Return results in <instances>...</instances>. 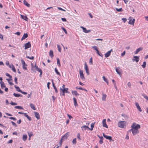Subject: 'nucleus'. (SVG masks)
I'll use <instances>...</instances> for the list:
<instances>
[{
  "label": "nucleus",
  "instance_id": "1",
  "mask_svg": "<svg viewBox=\"0 0 148 148\" xmlns=\"http://www.w3.org/2000/svg\"><path fill=\"white\" fill-rule=\"evenodd\" d=\"M131 129L130 130V131H131L132 132L133 136L139 133L138 129L140 128V125L137 124L136 125V123H133L131 125Z\"/></svg>",
  "mask_w": 148,
  "mask_h": 148
},
{
  "label": "nucleus",
  "instance_id": "2",
  "mask_svg": "<svg viewBox=\"0 0 148 148\" xmlns=\"http://www.w3.org/2000/svg\"><path fill=\"white\" fill-rule=\"evenodd\" d=\"M68 88H67L62 89L61 88H60V95H62L64 96L65 95V93H68Z\"/></svg>",
  "mask_w": 148,
  "mask_h": 148
},
{
  "label": "nucleus",
  "instance_id": "3",
  "mask_svg": "<svg viewBox=\"0 0 148 148\" xmlns=\"http://www.w3.org/2000/svg\"><path fill=\"white\" fill-rule=\"evenodd\" d=\"M128 19L129 20V21L128 22L129 24L134 25L135 21V19H133L132 17H130Z\"/></svg>",
  "mask_w": 148,
  "mask_h": 148
},
{
  "label": "nucleus",
  "instance_id": "4",
  "mask_svg": "<svg viewBox=\"0 0 148 148\" xmlns=\"http://www.w3.org/2000/svg\"><path fill=\"white\" fill-rule=\"evenodd\" d=\"M124 122V121H119L118 123V126L121 128H124L125 125Z\"/></svg>",
  "mask_w": 148,
  "mask_h": 148
},
{
  "label": "nucleus",
  "instance_id": "5",
  "mask_svg": "<svg viewBox=\"0 0 148 148\" xmlns=\"http://www.w3.org/2000/svg\"><path fill=\"white\" fill-rule=\"evenodd\" d=\"M103 136L105 138H106L107 139L109 140H110V141H114V140H112V137L110 136H108L107 135H106L104 133H103L102 134Z\"/></svg>",
  "mask_w": 148,
  "mask_h": 148
},
{
  "label": "nucleus",
  "instance_id": "6",
  "mask_svg": "<svg viewBox=\"0 0 148 148\" xmlns=\"http://www.w3.org/2000/svg\"><path fill=\"white\" fill-rule=\"evenodd\" d=\"M25 49H26L31 47V44L30 42H28L27 43H25Z\"/></svg>",
  "mask_w": 148,
  "mask_h": 148
},
{
  "label": "nucleus",
  "instance_id": "7",
  "mask_svg": "<svg viewBox=\"0 0 148 148\" xmlns=\"http://www.w3.org/2000/svg\"><path fill=\"white\" fill-rule=\"evenodd\" d=\"M79 73L81 78L82 79H85V78L83 74V71L81 70H80Z\"/></svg>",
  "mask_w": 148,
  "mask_h": 148
},
{
  "label": "nucleus",
  "instance_id": "8",
  "mask_svg": "<svg viewBox=\"0 0 148 148\" xmlns=\"http://www.w3.org/2000/svg\"><path fill=\"white\" fill-rule=\"evenodd\" d=\"M84 66L85 70L86 71V73L88 75H89V71L88 66L86 62L85 63Z\"/></svg>",
  "mask_w": 148,
  "mask_h": 148
},
{
  "label": "nucleus",
  "instance_id": "9",
  "mask_svg": "<svg viewBox=\"0 0 148 148\" xmlns=\"http://www.w3.org/2000/svg\"><path fill=\"white\" fill-rule=\"evenodd\" d=\"M112 51V49L108 51L105 54V56L106 58L109 57L110 55L111 52Z\"/></svg>",
  "mask_w": 148,
  "mask_h": 148
},
{
  "label": "nucleus",
  "instance_id": "10",
  "mask_svg": "<svg viewBox=\"0 0 148 148\" xmlns=\"http://www.w3.org/2000/svg\"><path fill=\"white\" fill-rule=\"evenodd\" d=\"M103 126V127H106L107 128L108 127V126L107 125L106 123V119H103L102 121Z\"/></svg>",
  "mask_w": 148,
  "mask_h": 148
},
{
  "label": "nucleus",
  "instance_id": "11",
  "mask_svg": "<svg viewBox=\"0 0 148 148\" xmlns=\"http://www.w3.org/2000/svg\"><path fill=\"white\" fill-rule=\"evenodd\" d=\"M69 136V135L68 133H66L62 137V138L63 139V140H64L65 139H66Z\"/></svg>",
  "mask_w": 148,
  "mask_h": 148
},
{
  "label": "nucleus",
  "instance_id": "12",
  "mask_svg": "<svg viewBox=\"0 0 148 148\" xmlns=\"http://www.w3.org/2000/svg\"><path fill=\"white\" fill-rule=\"evenodd\" d=\"M134 58H135V59H133V60L134 61H136V62H138L139 60V57L138 56H134Z\"/></svg>",
  "mask_w": 148,
  "mask_h": 148
},
{
  "label": "nucleus",
  "instance_id": "13",
  "mask_svg": "<svg viewBox=\"0 0 148 148\" xmlns=\"http://www.w3.org/2000/svg\"><path fill=\"white\" fill-rule=\"evenodd\" d=\"M143 48L142 47H139L137 49L136 51L134 52L135 54H136L138 53L139 51L142 50Z\"/></svg>",
  "mask_w": 148,
  "mask_h": 148
},
{
  "label": "nucleus",
  "instance_id": "14",
  "mask_svg": "<svg viewBox=\"0 0 148 148\" xmlns=\"http://www.w3.org/2000/svg\"><path fill=\"white\" fill-rule=\"evenodd\" d=\"M34 114L36 117L38 119H39L40 118V116L38 113L36 112H34Z\"/></svg>",
  "mask_w": 148,
  "mask_h": 148
},
{
  "label": "nucleus",
  "instance_id": "15",
  "mask_svg": "<svg viewBox=\"0 0 148 148\" xmlns=\"http://www.w3.org/2000/svg\"><path fill=\"white\" fill-rule=\"evenodd\" d=\"M102 100L103 101H106V98L107 97V95L105 94H104L103 93H102Z\"/></svg>",
  "mask_w": 148,
  "mask_h": 148
},
{
  "label": "nucleus",
  "instance_id": "16",
  "mask_svg": "<svg viewBox=\"0 0 148 148\" xmlns=\"http://www.w3.org/2000/svg\"><path fill=\"white\" fill-rule=\"evenodd\" d=\"M28 36V34L27 33H24L23 35V36L21 38V40H23L27 38Z\"/></svg>",
  "mask_w": 148,
  "mask_h": 148
},
{
  "label": "nucleus",
  "instance_id": "17",
  "mask_svg": "<svg viewBox=\"0 0 148 148\" xmlns=\"http://www.w3.org/2000/svg\"><path fill=\"white\" fill-rule=\"evenodd\" d=\"M1 87L2 89L4 88L5 87V85L4 82L3 81H1L0 82Z\"/></svg>",
  "mask_w": 148,
  "mask_h": 148
},
{
  "label": "nucleus",
  "instance_id": "18",
  "mask_svg": "<svg viewBox=\"0 0 148 148\" xmlns=\"http://www.w3.org/2000/svg\"><path fill=\"white\" fill-rule=\"evenodd\" d=\"M72 93L73 95L75 96L79 95V94L77 93V92L76 90L72 91Z\"/></svg>",
  "mask_w": 148,
  "mask_h": 148
},
{
  "label": "nucleus",
  "instance_id": "19",
  "mask_svg": "<svg viewBox=\"0 0 148 148\" xmlns=\"http://www.w3.org/2000/svg\"><path fill=\"white\" fill-rule=\"evenodd\" d=\"M21 18H22L23 19H24V20H25V21H27L28 18L26 16H23V15H21Z\"/></svg>",
  "mask_w": 148,
  "mask_h": 148
},
{
  "label": "nucleus",
  "instance_id": "20",
  "mask_svg": "<svg viewBox=\"0 0 148 148\" xmlns=\"http://www.w3.org/2000/svg\"><path fill=\"white\" fill-rule=\"evenodd\" d=\"M73 100L74 101V106H78V104L77 103V101L75 97H73Z\"/></svg>",
  "mask_w": 148,
  "mask_h": 148
},
{
  "label": "nucleus",
  "instance_id": "21",
  "mask_svg": "<svg viewBox=\"0 0 148 148\" xmlns=\"http://www.w3.org/2000/svg\"><path fill=\"white\" fill-rule=\"evenodd\" d=\"M23 3L25 5H26L28 7H30V5L25 0H23Z\"/></svg>",
  "mask_w": 148,
  "mask_h": 148
},
{
  "label": "nucleus",
  "instance_id": "22",
  "mask_svg": "<svg viewBox=\"0 0 148 148\" xmlns=\"http://www.w3.org/2000/svg\"><path fill=\"white\" fill-rule=\"evenodd\" d=\"M81 128H82V130L84 131V130H86L87 128L88 129L89 127L88 126L83 125L81 127Z\"/></svg>",
  "mask_w": 148,
  "mask_h": 148
},
{
  "label": "nucleus",
  "instance_id": "23",
  "mask_svg": "<svg viewBox=\"0 0 148 148\" xmlns=\"http://www.w3.org/2000/svg\"><path fill=\"white\" fill-rule=\"evenodd\" d=\"M23 140L25 141L27 138V135H23Z\"/></svg>",
  "mask_w": 148,
  "mask_h": 148
},
{
  "label": "nucleus",
  "instance_id": "24",
  "mask_svg": "<svg viewBox=\"0 0 148 148\" xmlns=\"http://www.w3.org/2000/svg\"><path fill=\"white\" fill-rule=\"evenodd\" d=\"M24 115L27 118V119L29 120V121L31 120V118L28 115H27L26 113H25Z\"/></svg>",
  "mask_w": 148,
  "mask_h": 148
},
{
  "label": "nucleus",
  "instance_id": "25",
  "mask_svg": "<svg viewBox=\"0 0 148 148\" xmlns=\"http://www.w3.org/2000/svg\"><path fill=\"white\" fill-rule=\"evenodd\" d=\"M13 95L16 97H22V95L20 94H16L15 93H13Z\"/></svg>",
  "mask_w": 148,
  "mask_h": 148
},
{
  "label": "nucleus",
  "instance_id": "26",
  "mask_svg": "<svg viewBox=\"0 0 148 148\" xmlns=\"http://www.w3.org/2000/svg\"><path fill=\"white\" fill-rule=\"evenodd\" d=\"M121 116L125 118V120H127L128 118V116L125 114H122Z\"/></svg>",
  "mask_w": 148,
  "mask_h": 148
},
{
  "label": "nucleus",
  "instance_id": "27",
  "mask_svg": "<svg viewBox=\"0 0 148 148\" xmlns=\"http://www.w3.org/2000/svg\"><path fill=\"white\" fill-rule=\"evenodd\" d=\"M34 68L36 69V70L38 72L41 70L39 68L38 66H36V64H35L34 66Z\"/></svg>",
  "mask_w": 148,
  "mask_h": 148
},
{
  "label": "nucleus",
  "instance_id": "28",
  "mask_svg": "<svg viewBox=\"0 0 148 148\" xmlns=\"http://www.w3.org/2000/svg\"><path fill=\"white\" fill-rule=\"evenodd\" d=\"M52 85H53V88L55 90L56 92L57 93L58 92V90H57L56 88V87L55 86V85L54 84L53 82V80H52Z\"/></svg>",
  "mask_w": 148,
  "mask_h": 148
},
{
  "label": "nucleus",
  "instance_id": "29",
  "mask_svg": "<svg viewBox=\"0 0 148 148\" xmlns=\"http://www.w3.org/2000/svg\"><path fill=\"white\" fill-rule=\"evenodd\" d=\"M57 64L58 66L59 67H60L61 66V64L60 63V61L59 59L58 58H57Z\"/></svg>",
  "mask_w": 148,
  "mask_h": 148
},
{
  "label": "nucleus",
  "instance_id": "30",
  "mask_svg": "<svg viewBox=\"0 0 148 148\" xmlns=\"http://www.w3.org/2000/svg\"><path fill=\"white\" fill-rule=\"evenodd\" d=\"M21 60L23 65H25L26 66H27V64L25 63L24 61L22 58H21Z\"/></svg>",
  "mask_w": 148,
  "mask_h": 148
},
{
  "label": "nucleus",
  "instance_id": "31",
  "mask_svg": "<svg viewBox=\"0 0 148 148\" xmlns=\"http://www.w3.org/2000/svg\"><path fill=\"white\" fill-rule=\"evenodd\" d=\"M94 126V123H92L91 125V128H90L89 127L88 130H92Z\"/></svg>",
  "mask_w": 148,
  "mask_h": 148
},
{
  "label": "nucleus",
  "instance_id": "32",
  "mask_svg": "<svg viewBox=\"0 0 148 148\" xmlns=\"http://www.w3.org/2000/svg\"><path fill=\"white\" fill-rule=\"evenodd\" d=\"M49 56H51V58H52L53 56V51L51 50L50 51Z\"/></svg>",
  "mask_w": 148,
  "mask_h": 148
},
{
  "label": "nucleus",
  "instance_id": "33",
  "mask_svg": "<svg viewBox=\"0 0 148 148\" xmlns=\"http://www.w3.org/2000/svg\"><path fill=\"white\" fill-rule=\"evenodd\" d=\"M30 106L31 108L33 110H35L36 108H35L34 105L32 103L30 104Z\"/></svg>",
  "mask_w": 148,
  "mask_h": 148
},
{
  "label": "nucleus",
  "instance_id": "34",
  "mask_svg": "<svg viewBox=\"0 0 148 148\" xmlns=\"http://www.w3.org/2000/svg\"><path fill=\"white\" fill-rule=\"evenodd\" d=\"M14 108H16V109H23V108L21 106H16L15 107H14Z\"/></svg>",
  "mask_w": 148,
  "mask_h": 148
},
{
  "label": "nucleus",
  "instance_id": "35",
  "mask_svg": "<svg viewBox=\"0 0 148 148\" xmlns=\"http://www.w3.org/2000/svg\"><path fill=\"white\" fill-rule=\"evenodd\" d=\"M63 140V139L62 138H61L59 141L58 144L60 146L62 145Z\"/></svg>",
  "mask_w": 148,
  "mask_h": 148
},
{
  "label": "nucleus",
  "instance_id": "36",
  "mask_svg": "<svg viewBox=\"0 0 148 148\" xmlns=\"http://www.w3.org/2000/svg\"><path fill=\"white\" fill-rule=\"evenodd\" d=\"M55 71L57 74L59 75H60V73L58 71V70L56 68H55Z\"/></svg>",
  "mask_w": 148,
  "mask_h": 148
},
{
  "label": "nucleus",
  "instance_id": "37",
  "mask_svg": "<svg viewBox=\"0 0 148 148\" xmlns=\"http://www.w3.org/2000/svg\"><path fill=\"white\" fill-rule=\"evenodd\" d=\"M97 53L101 57H102L103 56V55L101 53H99V50H98L97 51Z\"/></svg>",
  "mask_w": 148,
  "mask_h": 148
},
{
  "label": "nucleus",
  "instance_id": "38",
  "mask_svg": "<svg viewBox=\"0 0 148 148\" xmlns=\"http://www.w3.org/2000/svg\"><path fill=\"white\" fill-rule=\"evenodd\" d=\"M142 95L148 101V97L145 94H143Z\"/></svg>",
  "mask_w": 148,
  "mask_h": 148
},
{
  "label": "nucleus",
  "instance_id": "39",
  "mask_svg": "<svg viewBox=\"0 0 148 148\" xmlns=\"http://www.w3.org/2000/svg\"><path fill=\"white\" fill-rule=\"evenodd\" d=\"M28 134L29 137H31L33 135V133L32 132H28Z\"/></svg>",
  "mask_w": 148,
  "mask_h": 148
},
{
  "label": "nucleus",
  "instance_id": "40",
  "mask_svg": "<svg viewBox=\"0 0 148 148\" xmlns=\"http://www.w3.org/2000/svg\"><path fill=\"white\" fill-rule=\"evenodd\" d=\"M146 65V62H144L143 64L142 65V66L143 68H144Z\"/></svg>",
  "mask_w": 148,
  "mask_h": 148
},
{
  "label": "nucleus",
  "instance_id": "41",
  "mask_svg": "<svg viewBox=\"0 0 148 148\" xmlns=\"http://www.w3.org/2000/svg\"><path fill=\"white\" fill-rule=\"evenodd\" d=\"M12 71H13L14 72H16V70L14 66H13V65L12 64Z\"/></svg>",
  "mask_w": 148,
  "mask_h": 148
},
{
  "label": "nucleus",
  "instance_id": "42",
  "mask_svg": "<svg viewBox=\"0 0 148 148\" xmlns=\"http://www.w3.org/2000/svg\"><path fill=\"white\" fill-rule=\"evenodd\" d=\"M116 10L118 12H122V8H120L119 9L117 8H116Z\"/></svg>",
  "mask_w": 148,
  "mask_h": 148
},
{
  "label": "nucleus",
  "instance_id": "43",
  "mask_svg": "<svg viewBox=\"0 0 148 148\" xmlns=\"http://www.w3.org/2000/svg\"><path fill=\"white\" fill-rule=\"evenodd\" d=\"M10 104H11L12 105H16L17 104V103H14L13 102L11 101V102L10 103Z\"/></svg>",
  "mask_w": 148,
  "mask_h": 148
},
{
  "label": "nucleus",
  "instance_id": "44",
  "mask_svg": "<svg viewBox=\"0 0 148 148\" xmlns=\"http://www.w3.org/2000/svg\"><path fill=\"white\" fill-rule=\"evenodd\" d=\"M76 138H75L73 139L72 141V143L73 144H76Z\"/></svg>",
  "mask_w": 148,
  "mask_h": 148
},
{
  "label": "nucleus",
  "instance_id": "45",
  "mask_svg": "<svg viewBox=\"0 0 148 148\" xmlns=\"http://www.w3.org/2000/svg\"><path fill=\"white\" fill-rule=\"evenodd\" d=\"M26 58H27L31 60H33L34 58V56H32L31 57H29V56H26Z\"/></svg>",
  "mask_w": 148,
  "mask_h": 148
},
{
  "label": "nucleus",
  "instance_id": "46",
  "mask_svg": "<svg viewBox=\"0 0 148 148\" xmlns=\"http://www.w3.org/2000/svg\"><path fill=\"white\" fill-rule=\"evenodd\" d=\"M61 28L64 31V32L66 34H67V31H66V29L64 27H62Z\"/></svg>",
  "mask_w": 148,
  "mask_h": 148
},
{
  "label": "nucleus",
  "instance_id": "47",
  "mask_svg": "<svg viewBox=\"0 0 148 148\" xmlns=\"http://www.w3.org/2000/svg\"><path fill=\"white\" fill-rule=\"evenodd\" d=\"M57 47H58V50L60 52H61V48L60 47V46L59 45H57Z\"/></svg>",
  "mask_w": 148,
  "mask_h": 148
},
{
  "label": "nucleus",
  "instance_id": "48",
  "mask_svg": "<svg viewBox=\"0 0 148 148\" xmlns=\"http://www.w3.org/2000/svg\"><path fill=\"white\" fill-rule=\"evenodd\" d=\"M11 123L12 124V125H13L14 126H15V127H17V125H16V124L13 121H11Z\"/></svg>",
  "mask_w": 148,
  "mask_h": 148
},
{
  "label": "nucleus",
  "instance_id": "49",
  "mask_svg": "<svg viewBox=\"0 0 148 148\" xmlns=\"http://www.w3.org/2000/svg\"><path fill=\"white\" fill-rule=\"evenodd\" d=\"M83 31L86 33H88L90 32V30H87L86 29V30H83Z\"/></svg>",
  "mask_w": 148,
  "mask_h": 148
},
{
  "label": "nucleus",
  "instance_id": "50",
  "mask_svg": "<svg viewBox=\"0 0 148 148\" xmlns=\"http://www.w3.org/2000/svg\"><path fill=\"white\" fill-rule=\"evenodd\" d=\"M92 47L94 50H95L96 51L98 50L97 47V46H92Z\"/></svg>",
  "mask_w": 148,
  "mask_h": 148
},
{
  "label": "nucleus",
  "instance_id": "51",
  "mask_svg": "<svg viewBox=\"0 0 148 148\" xmlns=\"http://www.w3.org/2000/svg\"><path fill=\"white\" fill-rule=\"evenodd\" d=\"M15 82L16 84H17V78L16 77H15L14 79Z\"/></svg>",
  "mask_w": 148,
  "mask_h": 148
},
{
  "label": "nucleus",
  "instance_id": "52",
  "mask_svg": "<svg viewBox=\"0 0 148 148\" xmlns=\"http://www.w3.org/2000/svg\"><path fill=\"white\" fill-rule=\"evenodd\" d=\"M89 63L91 64H92L93 63H92V58H91L90 60H89Z\"/></svg>",
  "mask_w": 148,
  "mask_h": 148
},
{
  "label": "nucleus",
  "instance_id": "53",
  "mask_svg": "<svg viewBox=\"0 0 148 148\" xmlns=\"http://www.w3.org/2000/svg\"><path fill=\"white\" fill-rule=\"evenodd\" d=\"M102 77L103 79V80L105 82H107V81H108V80L107 78H106V77H105L104 76H103Z\"/></svg>",
  "mask_w": 148,
  "mask_h": 148
},
{
  "label": "nucleus",
  "instance_id": "54",
  "mask_svg": "<svg viewBox=\"0 0 148 148\" xmlns=\"http://www.w3.org/2000/svg\"><path fill=\"white\" fill-rule=\"evenodd\" d=\"M115 70H116V72L117 73L119 74V75H120L121 74V72L118 71V69H117V68H116V69H115Z\"/></svg>",
  "mask_w": 148,
  "mask_h": 148
},
{
  "label": "nucleus",
  "instance_id": "55",
  "mask_svg": "<svg viewBox=\"0 0 148 148\" xmlns=\"http://www.w3.org/2000/svg\"><path fill=\"white\" fill-rule=\"evenodd\" d=\"M10 119L13 120L14 121H16V119L13 117H11L9 118Z\"/></svg>",
  "mask_w": 148,
  "mask_h": 148
},
{
  "label": "nucleus",
  "instance_id": "56",
  "mask_svg": "<svg viewBox=\"0 0 148 148\" xmlns=\"http://www.w3.org/2000/svg\"><path fill=\"white\" fill-rule=\"evenodd\" d=\"M76 89H79V90H83V88H82L81 87H79L78 86H77L76 87Z\"/></svg>",
  "mask_w": 148,
  "mask_h": 148
},
{
  "label": "nucleus",
  "instance_id": "57",
  "mask_svg": "<svg viewBox=\"0 0 148 148\" xmlns=\"http://www.w3.org/2000/svg\"><path fill=\"white\" fill-rule=\"evenodd\" d=\"M13 140L12 139H11L7 142L8 144L11 143H12Z\"/></svg>",
  "mask_w": 148,
  "mask_h": 148
},
{
  "label": "nucleus",
  "instance_id": "58",
  "mask_svg": "<svg viewBox=\"0 0 148 148\" xmlns=\"http://www.w3.org/2000/svg\"><path fill=\"white\" fill-rule=\"evenodd\" d=\"M103 138H102V139L101 138V139H100V140L99 141V143L100 144H102V143H103Z\"/></svg>",
  "mask_w": 148,
  "mask_h": 148
},
{
  "label": "nucleus",
  "instance_id": "59",
  "mask_svg": "<svg viewBox=\"0 0 148 148\" xmlns=\"http://www.w3.org/2000/svg\"><path fill=\"white\" fill-rule=\"evenodd\" d=\"M137 108L140 112H141L142 111V110L140 106H139L138 107H137Z\"/></svg>",
  "mask_w": 148,
  "mask_h": 148
},
{
  "label": "nucleus",
  "instance_id": "60",
  "mask_svg": "<svg viewBox=\"0 0 148 148\" xmlns=\"http://www.w3.org/2000/svg\"><path fill=\"white\" fill-rule=\"evenodd\" d=\"M20 92L21 93L23 94L24 95H26L27 94V93L26 92H25L22 91L21 90V91H20Z\"/></svg>",
  "mask_w": 148,
  "mask_h": 148
},
{
  "label": "nucleus",
  "instance_id": "61",
  "mask_svg": "<svg viewBox=\"0 0 148 148\" xmlns=\"http://www.w3.org/2000/svg\"><path fill=\"white\" fill-rule=\"evenodd\" d=\"M122 21L125 23L127 21V19L125 18H123L122 19Z\"/></svg>",
  "mask_w": 148,
  "mask_h": 148
},
{
  "label": "nucleus",
  "instance_id": "62",
  "mask_svg": "<svg viewBox=\"0 0 148 148\" xmlns=\"http://www.w3.org/2000/svg\"><path fill=\"white\" fill-rule=\"evenodd\" d=\"M57 8L59 10H61L62 11H66V10H65L62 9L61 8L58 7Z\"/></svg>",
  "mask_w": 148,
  "mask_h": 148
},
{
  "label": "nucleus",
  "instance_id": "63",
  "mask_svg": "<svg viewBox=\"0 0 148 148\" xmlns=\"http://www.w3.org/2000/svg\"><path fill=\"white\" fill-rule=\"evenodd\" d=\"M77 138L78 139H79L80 140H81L80 138V135L79 133H78L77 135Z\"/></svg>",
  "mask_w": 148,
  "mask_h": 148
},
{
  "label": "nucleus",
  "instance_id": "64",
  "mask_svg": "<svg viewBox=\"0 0 148 148\" xmlns=\"http://www.w3.org/2000/svg\"><path fill=\"white\" fill-rule=\"evenodd\" d=\"M61 20L63 21L66 22V19L64 18H61Z\"/></svg>",
  "mask_w": 148,
  "mask_h": 148
}]
</instances>
